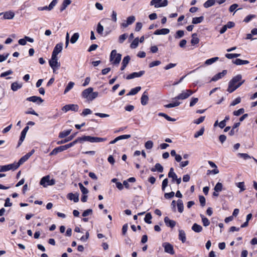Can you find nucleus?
<instances>
[{
    "mask_svg": "<svg viewBox=\"0 0 257 257\" xmlns=\"http://www.w3.org/2000/svg\"><path fill=\"white\" fill-rule=\"evenodd\" d=\"M79 38V34L78 33H74L71 37L70 39V42L72 44H74L76 42Z\"/></svg>",
    "mask_w": 257,
    "mask_h": 257,
    "instance_id": "obj_36",
    "label": "nucleus"
},
{
    "mask_svg": "<svg viewBox=\"0 0 257 257\" xmlns=\"http://www.w3.org/2000/svg\"><path fill=\"white\" fill-rule=\"evenodd\" d=\"M222 189V184L221 183L218 182L216 184V185L214 188V191H215L216 192H220V191H221Z\"/></svg>",
    "mask_w": 257,
    "mask_h": 257,
    "instance_id": "obj_46",
    "label": "nucleus"
},
{
    "mask_svg": "<svg viewBox=\"0 0 257 257\" xmlns=\"http://www.w3.org/2000/svg\"><path fill=\"white\" fill-rule=\"evenodd\" d=\"M164 222L167 226L171 228H173L176 225V222L173 220L170 219L168 217H165Z\"/></svg>",
    "mask_w": 257,
    "mask_h": 257,
    "instance_id": "obj_19",
    "label": "nucleus"
},
{
    "mask_svg": "<svg viewBox=\"0 0 257 257\" xmlns=\"http://www.w3.org/2000/svg\"><path fill=\"white\" fill-rule=\"evenodd\" d=\"M155 167L158 172H161V173L163 172V167L160 163H157L155 165Z\"/></svg>",
    "mask_w": 257,
    "mask_h": 257,
    "instance_id": "obj_55",
    "label": "nucleus"
},
{
    "mask_svg": "<svg viewBox=\"0 0 257 257\" xmlns=\"http://www.w3.org/2000/svg\"><path fill=\"white\" fill-rule=\"evenodd\" d=\"M179 239L182 241V243L186 241V233L184 230H179Z\"/></svg>",
    "mask_w": 257,
    "mask_h": 257,
    "instance_id": "obj_24",
    "label": "nucleus"
},
{
    "mask_svg": "<svg viewBox=\"0 0 257 257\" xmlns=\"http://www.w3.org/2000/svg\"><path fill=\"white\" fill-rule=\"evenodd\" d=\"M27 100L33 102H37L39 104L43 102V100L40 97L37 96H33L28 97L27 98Z\"/></svg>",
    "mask_w": 257,
    "mask_h": 257,
    "instance_id": "obj_15",
    "label": "nucleus"
},
{
    "mask_svg": "<svg viewBox=\"0 0 257 257\" xmlns=\"http://www.w3.org/2000/svg\"><path fill=\"white\" fill-rule=\"evenodd\" d=\"M215 0H207L204 4L203 6L205 8H209L215 4Z\"/></svg>",
    "mask_w": 257,
    "mask_h": 257,
    "instance_id": "obj_35",
    "label": "nucleus"
},
{
    "mask_svg": "<svg viewBox=\"0 0 257 257\" xmlns=\"http://www.w3.org/2000/svg\"><path fill=\"white\" fill-rule=\"evenodd\" d=\"M158 115L164 117L168 121H175L176 120V119L170 117L164 113L160 112Z\"/></svg>",
    "mask_w": 257,
    "mask_h": 257,
    "instance_id": "obj_41",
    "label": "nucleus"
},
{
    "mask_svg": "<svg viewBox=\"0 0 257 257\" xmlns=\"http://www.w3.org/2000/svg\"><path fill=\"white\" fill-rule=\"evenodd\" d=\"M74 84H75L73 82H69L64 90V93L66 94L68 92H69L71 89L73 88Z\"/></svg>",
    "mask_w": 257,
    "mask_h": 257,
    "instance_id": "obj_33",
    "label": "nucleus"
},
{
    "mask_svg": "<svg viewBox=\"0 0 257 257\" xmlns=\"http://www.w3.org/2000/svg\"><path fill=\"white\" fill-rule=\"evenodd\" d=\"M29 126H26L24 128V130L22 131V132H21L20 138L19 142H18V147H19L22 144V143H23L24 140H25L26 134H27L28 131L29 130Z\"/></svg>",
    "mask_w": 257,
    "mask_h": 257,
    "instance_id": "obj_12",
    "label": "nucleus"
},
{
    "mask_svg": "<svg viewBox=\"0 0 257 257\" xmlns=\"http://www.w3.org/2000/svg\"><path fill=\"white\" fill-rule=\"evenodd\" d=\"M139 38H136L134 40V41L132 42V43L131 44V48L132 49H135L137 48L139 45Z\"/></svg>",
    "mask_w": 257,
    "mask_h": 257,
    "instance_id": "obj_42",
    "label": "nucleus"
},
{
    "mask_svg": "<svg viewBox=\"0 0 257 257\" xmlns=\"http://www.w3.org/2000/svg\"><path fill=\"white\" fill-rule=\"evenodd\" d=\"M13 73V71L12 70H9L6 72H3L1 73L0 77H5L6 76H7L9 75L12 74Z\"/></svg>",
    "mask_w": 257,
    "mask_h": 257,
    "instance_id": "obj_58",
    "label": "nucleus"
},
{
    "mask_svg": "<svg viewBox=\"0 0 257 257\" xmlns=\"http://www.w3.org/2000/svg\"><path fill=\"white\" fill-rule=\"evenodd\" d=\"M168 183V179H165L162 182V189L163 191H165L166 187L167 186Z\"/></svg>",
    "mask_w": 257,
    "mask_h": 257,
    "instance_id": "obj_64",
    "label": "nucleus"
},
{
    "mask_svg": "<svg viewBox=\"0 0 257 257\" xmlns=\"http://www.w3.org/2000/svg\"><path fill=\"white\" fill-rule=\"evenodd\" d=\"M145 73V71H140L138 72H133L128 75H127L126 77V79H134L136 77H140L143 76Z\"/></svg>",
    "mask_w": 257,
    "mask_h": 257,
    "instance_id": "obj_13",
    "label": "nucleus"
},
{
    "mask_svg": "<svg viewBox=\"0 0 257 257\" xmlns=\"http://www.w3.org/2000/svg\"><path fill=\"white\" fill-rule=\"evenodd\" d=\"M92 87L84 89L81 93V96L88 101H91L98 96V92H93Z\"/></svg>",
    "mask_w": 257,
    "mask_h": 257,
    "instance_id": "obj_2",
    "label": "nucleus"
},
{
    "mask_svg": "<svg viewBox=\"0 0 257 257\" xmlns=\"http://www.w3.org/2000/svg\"><path fill=\"white\" fill-rule=\"evenodd\" d=\"M170 30L169 29L163 28L162 29H158L155 31L154 34L159 35H166L169 33Z\"/></svg>",
    "mask_w": 257,
    "mask_h": 257,
    "instance_id": "obj_21",
    "label": "nucleus"
},
{
    "mask_svg": "<svg viewBox=\"0 0 257 257\" xmlns=\"http://www.w3.org/2000/svg\"><path fill=\"white\" fill-rule=\"evenodd\" d=\"M178 210L180 213L183 212L184 210V205L182 200L179 199L177 201Z\"/></svg>",
    "mask_w": 257,
    "mask_h": 257,
    "instance_id": "obj_32",
    "label": "nucleus"
},
{
    "mask_svg": "<svg viewBox=\"0 0 257 257\" xmlns=\"http://www.w3.org/2000/svg\"><path fill=\"white\" fill-rule=\"evenodd\" d=\"M241 101L240 97H237L235 99H234L230 104L231 106H235L236 104L239 103Z\"/></svg>",
    "mask_w": 257,
    "mask_h": 257,
    "instance_id": "obj_62",
    "label": "nucleus"
},
{
    "mask_svg": "<svg viewBox=\"0 0 257 257\" xmlns=\"http://www.w3.org/2000/svg\"><path fill=\"white\" fill-rule=\"evenodd\" d=\"M199 201L200 203V205L201 206L203 207L205 205L206 200L204 196H199Z\"/></svg>",
    "mask_w": 257,
    "mask_h": 257,
    "instance_id": "obj_63",
    "label": "nucleus"
},
{
    "mask_svg": "<svg viewBox=\"0 0 257 257\" xmlns=\"http://www.w3.org/2000/svg\"><path fill=\"white\" fill-rule=\"evenodd\" d=\"M79 109V106L77 104H67L62 108V110L66 112L69 110L77 112Z\"/></svg>",
    "mask_w": 257,
    "mask_h": 257,
    "instance_id": "obj_8",
    "label": "nucleus"
},
{
    "mask_svg": "<svg viewBox=\"0 0 257 257\" xmlns=\"http://www.w3.org/2000/svg\"><path fill=\"white\" fill-rule=\"evenodd\" d=\"M236 186L238 188H240V192L243 191L244 190H245V186H244V183L243 182L237 183L236 184Z\"/></svg>",
    "mask_w": 257,
    "mask_h": 257,
    "instance_id": "obj_49",
    "label": "nucleus"
},
{
    "mask_svg": "<svg viewBox=\"0 0 257 257\" xmlns=\"http://www.w3.org/2000/svg\"><path fill=\"white\" fill-rule=\"evenodd\" d=\"M55 180L53 179H50L49 175H47L43 177L40 180V184L44 187H46L48 186H52L55 184Z\"/></svg>",
    "mask_w": 257,
    "mask_h": 257,
    "instance_id": "obj_4",
    "label": "nucleus"
},
{
    "mask_svg": "<svg viewBox=\"0 0 257 257\" xmlns=\"http://www.w3.org/2000/svg\"><path fill=\"white\" fill-rule=\"evenodd\" d=\"M175 193L173 191L170 193H166L164 194V197L166 199H170L174 196Z\"/></svg>",
    "mask_w": 257,
    "mask_h": 257,
    "instance_id": "obj_56",
    "label": "nucleus"
},
{
    "mask_svg": "<svg viewBox=\"0 0 257 257\" xmlns=\"http://www.w3.org/2000/svg\"><path fill=\"white\" fill-rule=\"evenodd\" d=\"M141 89V86H138L135 88H134L131 90V91L127 94V95H134L136 94L139 92V91Z\"/></svg>",
    "mask_w": 257,
    "mask_h": 257,
    "instance_id": "obj_28",
    "label": "nucleus"
},
{
    "mask_svg": "<svg viewBox=\"0 0 257 257\" xmlns=\"http://www.w3.org/2000/svg\"><path fill=\"white\" fill-rule=\"evenodd\" d=\"M193 93V92L191 90H186L183 91L181 93L176 96L173 98L174 100H183L187 98Z\"/></svg>",
    "mask_w": 257,
    "mask_h": 257,
    "instance_id": "obj_6",
    "label": "nucleus"
},
{
    "mask_svg": "<svg viewBox=\"0 0 257 257\" xmlns=\"http://www.w3.org/2000/svg\"><path fill=\"white\" fill-rule=\"evenodd\" d=\"M161 63V61H155L153 62H152L149 64V67L152 68L154 66H158Z\"/></svg>",
    "mask_w": 257,
    "mask_h": 257,
    "instance_id": "obj_59",
    "label": "nucleus"
},
{
    "mask_svg": "<svg viewBox=\"0 0 257 257\" xmlns=\"http://www.w3.org/2000/svg\"><path fill=\"white\" fill-rule=\"evenodd\" d=\"M233 63L237 65H241L248 64L249 61L247 60H243L240 59H236L233 61Z\"/></svg>",
    "mask_w": 257,
    "mask_h": 257,
    "instance_id": "obj_29",
    "label": "nucleus"
},
{
    "mask_svg": "<svg viewBox=\"0 0 257 257\" xmlns=\"http://www.w3.org/2000/svg\"><path fill=\"white\" fill-rule=\"evenodd\" d=\"M152 0L150 2L151 6H154L156 8L160 7H164L168 5V2L167 0Z\"/></svg>",
    "mask_w": 257,
    "mask_h": 257,
    "instance_id": "obj_7",
    "label": "nucleus"
},
{
    "mask_svg": "<svg viewBox=\"0 0 257 257\" xmlns=\"http://www.w3.org/2000/svg\"><path fill=\"white\" fill-rule=\"evenodd\" d=\"M103 27L100 24V23H98L97 25L96 31L99 34H102L103 31Z\"/></svg>",
    "mask_w": 257,
    "mask_h": 257,
    "instance_id": "obj_53",
    "label": "nucleus"
},
{
    "mask_svg": "<svg viewBox=\"0 0 257 257\" xmlns=\"http://www.w3.org/2000/svg\"><path fill=\"white\" fill-rule=\"evenodd\" d=\"M74 136H70L64 140L57 142V144L60 145V144H65V143L72 140L73 139V138H74Z\"/></svg>",
    "mask_w": 257,
    "mask_h": 257,
    "instance_id": "obj_39",
    "label": "nucleus"
},
{
    "mask_svg": "<svg viewBox=\"0 0 257 257\" xmlns=\"http://www.w3.org/2000/svg\"><path fill=\"white\" fill-rule=\"evenodd\" d=\"M154 145V143L152 141H148L145 144V147L146 149H151Z\"/></svg>",
    "mask_w": 257,
    "mask_h": 257,
    "instance_id": "obj_44",
    "label": "nucleus"
},
{
    "mask_svg": "<svg viewBox=\"0 0 257 257\" xmlns=\"http://www.w3.org/2000/svg\"><path fill=\"white\" fill-rule=\"evenodd\" d=\"M29 159V158L27 157V156L25 155V156H24L23 157H22L19 161V162L18 163H14V165H15V166L16 168V169L17 168H19V167L23 164L24 162H25L26 161H27Z\"/></svg>",
    "mask_w": 257,
    "mask_h": 257,
    "instance_id": "obj_20",
    "label": "nucleus"
},
{
    "mask_svg": "<svg viewBox=\"0 0 257 257\" xmlns=\"http://www.w3.org/2000/svg\"><path fill=\"white\" fill-rule=\"evenodd\" d=\"M11 170H16L14 163L5 166H0V172H6Z\"/></svg>",
    "mask_w": 257,
    "mask_h": 257,
    "instance_id": "obj_9",
    "label": "nucleus"
},
{
    "mask_svg": "<svg viewBox=\"0 0 257 257\" xmlns=\"http://www.w3.org/2000/svg\"><path fill=\"white\" fill-rule=\"evenodd\" d=\"M196 33H194L192 35V39L191 43L192 45L197 44L199 42V39L197 38Z\"/></svg>",
    "mask_w": 257,
    "mask_h": 257,
    "instance_id": "obj_27",
    "label": "nucleus"
},
{
    "mask_svg": "<svg viewBox=\"0 0 257 257\" xmlns=\"http://www.w3.org/2000/svg\"><path fill=\"white\" fill-rule=\"evenodd\" d=\"M63 43H59L55 46L53 51L52 56H57V55L60 53L62 50Z\"/></svg>",
    "mask_w": 257,
    "mask_h": 257,
    "instance_id": "obj_11",
    "label": "nucleus"
},
{
    "mask_svg": "<svg viewBox=\"0 0 257 257\" xmlns=\"http://www.w3.org/2000/svg\"><path fill=\"white\" fill-rule=\"evenodd\" d=\"M184 35V32L183 30H178L176 32L175 38L178 39L182 37Z\"/></svg>",
    "mask_w": 257,
    "mask_h": 257,
    "instance_id": "obj_51",
    "label": "nucleus"
},
{
    "mask_svg": "<svg viewBox=\"0 0 257 257\" xmlns=\"http://www.w3.org/2000/svg\"><path fill=\"white\" fill-rule=\"evenodd\" d=\"M57 3H58V0H53L51 2V3L50 4V5L48 6L50 11H51V10H52L54 8V7L56 5Z\"/></svg>",
    "mask_w": 257,
    "mask_h": 257,
    "instance_id": "obj_57",
    "label": "nucleus"
},
{
    "mask_svg": "<svg viewBox=\"0 0 257 257\" xmlns=\"http://www.w3.org/2000/svg\"><path fill=\"white\" fill-rule=\"evenodd\" d=\"M49 63L51 67L53 69V72H55L56 69L60 66V64L58 62L57 56H52L51 59L49 61Z\"/></svg>",
    "mask_w": 257,
    "mask_h": 257,
    "instance_id": "obj_5",
    "label": "nucleus"
},
{
    "mask_svg": "<svg viewBox=\"0 0 257 257\" xmlns=\"http://www.w3.org/2000/svg\"><path fill=\"white\" fill-rule=\"evenodd\" d=\"M240 56V54H231V53H228L225 54V57L229 59H232L233 58H237L238 57H239Z\"/></svg>",
    "mask_w": 257,
    "mask_h": 257,
    "instance_id": "obj_43",
    "label": "nucleus"
},
{
    "mask_svg": "<svg viewBox=\"0 0 257 257\" xmlns=\"http://www.w3.org/2000/svg\"><path fill=\"white\" fill-rule=\"evenodd\" d=\"M130 60H131V58L129 56L127 55V56L124 57L122 60L121 64H123L125 66H127L128 63H129Z\"/></svg>",
    "mask_w": 257,
    "mask_h": 257,
    "instance_id": "obj_52",
    "label": "nucleus"
},
{
    "mask_svg": "<svg viewBox=\"0 0 257 257\" xmlns=\"http://www.w3.org/2000/svg\"><path fill=\"white\" fill-rule=\"evenodd\" d=\"M192 229L195 232H197V233H199V232H200L202 231V227L197 224V223H194L193 226H192Z\"/></svg>",
    "mask_w": 257,
    "mask_h": 257,
    "instance_id": "obj_25",
    "label": "nucleus"
},
{
    "mask_svg": "<svg viewBox=\"0 0 257 257\" xmlns=\"http://www.w3.org/2000/svg\"><path fill=\"white\" fill-rule=\"evenodd\" d=\"M219 57H215L213 58H211L210 59H207L205 62V64L206 65H210L213 64V63L215 62L217 60H218Z\"/></svg>",
    "mask_w": 257,
    "mask_h": 257,
    "instance_id": "obj_30",
    "label": "nucleus"
},
{
    "mask_svg": "<svg viewBox=\"0 0 257 257\" xmlns=\"http://www.w3.org/2000/svg\"><path fill=\"white\" fill-rule=\"evenodd\" d=\"M67 150L65 145L64 146H61L60 147H58L57 148H55L52 150V151L50 153V156L52 155H56L59 152H61L62 151H64L65 150Z\"/></svg>",
    "mask_w": 257,
    "mask_h": 257,
    "instance_id": "obj_14",
    "label": "nucleus"
},
{
    "mask_svg": "<svg viewBox=\"0 0 257 257\" xmlns=\"http://www.w3.org/2000/svg\"><path fill=\"white\" fill-rule=\"evenodd\" d=\"M181 104V102L179 101H175L173 103H171L165 105L164 106L166 108H171V107H174L176 106H179Z\"/></svg>",
    "mask_w": 257,
    "mask_h": 257,
    "instance_id": "obj_40",
    "label": "nucleus"
},
{
    "mask_svg": "<svg viewBox=\"0 0 257 257\" xmlns=\"http://www.w3.org/2000/svg\"><path fill=\"white\" fill-rule=\"evenodd\" d=\"M95 137L89 136H84L82 137V141H88L91 143H95Z\"/></svg>",
    "mask_w": 257,
    "mask_h": 257,
    "instance_id": "obj_26",
    "label": "nucleus"
},
{
    "mask_svg": "<svg viewBox=\"0 0 257 257\" xmlns=\"http://www.w3.org/2000/svg\"><path fill=\"white\" fill-rule=\"evenodd\" d=\"M71 3V1L70 0H64L60 8V11H63Z\"/></svg>",
    "mask_w": 257,
    "mask_h": 257,
    "instance_id": "obj_34",
    "label": "nucleus"
},
{
    "mask_svg": "<svg viewBox=\"0 0 257 257\" xmlns=\"http://www.w3.org/2000/svg\"><path fill=\"white\" fill-rule=\"evenodd\" d=\"M78 185L83 195H87L88 193V189L84 187L81 183H79Z\"/></svg>",
    "mask_w": 257,
    "mask_h": 257,
    "instance_id": "obj_38",
    "label": "nucleus"
},
{
    "mask_svg": "<svg viewBox=\"0 0 257 257\" xmlns=\"http://www.w3.org/2000/svg\"><path fill=\"white\" fill-rule=\"evenodd\" d=\"M244 81V80L242 79V76L240 74H238L233 77L229 82L227 91L229 93L233 92L237 88L239 87Z\"/></svg>",
    "mask_w": 257,
    "mask_h": 257,
    "instance_id": "obj_1",
    "label": "nucleus"
},
{
    "mask_svg": "<svg viewBox=\"0 0 257 257\" xmlns=\"http://www.w3.org/2000/svg\"><path fill=\"white\" fill-rule=\"evenodd\" d=\"M135 21V17L133 16H130L127 18L126 22L128 23V24L131 25Z\"/></svg>",
    "mask_w": 257,
    "mask_h": 257,
    "instance_id": "obj_61",
    "label": "nucleus"
},
{
    "mask_svg": "<svg viewBox=\"0 0 257 257\" xmlns=\"http://www.w3.org/2000/svg\"><path fill=\"white\" fill-rule=\"evenodd\" d=\"M163 246L164 247L165 251L171 254H174L173 246L169 243L165 242L163 244Z\"/></svg>",
    "mask_w": 257,
    "mask_h": 257,
    "instance_id": "obj_10",
    "label": "nucleus"
},
{
    "mask_svg": "<svg viewBox=\"0 0 257 257\" xmlns=\"http://www.w3.org/2000/svg\"><path fill=\"white\" fill-rule=\"evenodd\" d=\"M204 132V128L202 127L199 131L195 133V134H194V138H197L199 137L202 136Z\"/></svg>",
    "mask_w": 257,
    "mask_h": 257,
    "instance_id": "obj_47",
    "label": "nucleus"
},
{
    "mask_svg": "<svg viewBox=\"0 0 257 257\" xmlns=\"http://www.w3.org/2000/svg\"><path fill=\"white\" fill-rule=\"evenodd\" d=\"M127 35L126 34H123L120 35L118 38V42L120 43H122L127 38Z\"/></svg>",
    "mask_w": 257,
    "mask_h": 257,
    "instance_id": "obj_50",
    "label": "nucleus"
},
{
    "mask_svg": "<svg viewBox=\"0 0 257 257\" xmlns=\"http://www.w3.org/2000/svg\"><path fill=\"white\" fill-rule=\"evenodd\" d=\"M121 59V55L117 53L116 50H113L110 55V61L114 65H118Z\"/></svg>",
    "mask_w": 257,
    "mask_h": 257,
    "instance_id": "obj_3",
    "label": "nucleus"
},
{
    "mask_svg": "<svg viewBox=\"0 0 257 257\" xmlns=\"http://www.w3.org/2000/svg\"><path fill=\"white\" fill-rule=\"evenodd\" d=\"M244 112V108H240L238 110H236V111H234L233 112V114L234 115H235V116H239L240 115V114L243 113Z\"/></svg>",
    "mask_w": 257,
    "mask_h": 257,
    "instance_id": "obj_48",
    "label": "nucleus"
},
{
    "mask_svg": "<svg viewBox=\"0 0 257 257\" xmlns=\"http://www.w3.org/2000/svg\"><path fill=\"white\" fill-rule=\"evenodd\" d=\"M152 215L150 213H148L146 216H145V221L148 223V224H151L152 223V221H151V219H152Z\"/></svg>",
    "mask_w": 257,
    "mask_h": 257,
    "instance_id": "obj_45",
    "label": "nucleus"
},
{
    "mask_svg": "<svg viewBox=\"0 0 257 257\" xmlns=\"http://www.w3.org/2000/svg\"><path fill=\"white\" fill-rule=\"evenodd\" d=\"M22 87V83H19L17 82H15L11 84V89L14 91H16L18 89L21 88Z\"/></svg>",
    "mask_w": 257,
    "mask_h": 257,
    "instance_id": "obj_23",
    "label": "nucleus"
},
{
    "mask_svg": "<svg viewBox=\"0 0 257 257\" xmlns=\"http://www.w3.org/2000/svg\"><path fill=\"white\" fill-rule=\"evenodd\" d=\"M227 73V71L224 70H223L221 72L218 73L215 75H214L211 79V81H216L219 79H221Z\"/></svg>",
    "mask_w": 257,
    "mask_h": 257,
    "instance_id": "obj_16",
    "label": "nucleus"
},
{
    "mask_svg": "<svg viewBox=\"0 0 257 257\" xmlns=\"http://www.w3.org/2000/svg\"><path fill=\"white\" fill-rule=\"evenodd\" d=\"M79 194L78 193H69L68 195V198L70 200H73L74 202H77L79 201Z\"/></svg>",
    "mask_w": 257,
    "mask_h": 257,
    "instance_id": "obj_22",
    "label": "nucleus"
},
{
    "mask_svg": "<svg viewBox=\"0 0 257 257\" xmlns=\"http://www.w3.org/2000/svg\"><path fill=\"white\" fill-rule=\"evenodd\" d=\"M2 14L4 15V18L8 20H11L13 19L15 16V13L11 11H8L5 13H2L0 14V15Z\"/></svg>",
    "mask_w": 257,
    "mask_h": 257,
    "instance_id": "obj_17",
    "label": "nucleus"
},
{
    "mask_svg": "<svg viewBox=\"0 0 257 257\" xmlns=\"http://www.w3.org/2000/svg\"><path fill=\"white\" fill-rule=\"evenodd\" d=\"M92 212L93 211L91 209H88L83 212L82 216L83 217H86L89 215H91L92 214Z\"/></svg>",
    "mask_w": 257,
    "mask_h": 257,
    "instance_id": "obj_54",
    "label": "nucleus"
},
{
    "mask_svg": "<svg viewBox=\"0 0 257 257\" xmlns=\"http://www.w3.org/2000/svg\"><path fill=\"white\" fill-rule=\"evenodd\" d=\"M204 20V17H195L192 19V23L193 24H197L201 23Z\"/></svg>",
    "mask_w": 257,
    "mask_h": 257,
    "instance_id": "obj_31",
    "label": "nucleus"
},
{
    "mask_svg": "<svg viewBox=\"0 0 257 257\" xmlns=\"http://www.w3.org/2000/svg\"><path fill=\"white\" fill-rule=\"evenodd\" d=\"M71 130H68L66 131L60 132L59 134V138H64L68 136L71 133Z\"/></svg>",
    "mask_w": 257,
    "mask_h": 257,
    "instance_id": "obj_37",
    "label": "nucleus"
},
{
    "mask_svg": "<svg viewBox=\"0 0 257 257\" xmlns=\"http://www.w3.org/2000/svg\"><path fill=\"white\" fill-rule=\"evenodd\" d=\"M255 17V15H249L247 16L244 19V22L246 23L249 22L252 18Z\"/></svg>",
    "mask_w": 257,
    "mask_h": 257,
    "instance_id": "obj_60",
    "label": "nucleus"
},
{
    "mask_svg": "<svg viewBox=\"0 0 257 257\" xmlns=\"http://www.w3.org/2000/svg\"><path fill=\"white\" fill-rule=\"evenodd\" d=\"M148 100H149V97H148V93L146 91L143 93V94H142V96L141 97V104L143 105H146L148 104Z\"/></svg>",
    "mask_w": 257,
    "mask_h": 257,
    "instance_id": "obj_18",
    "label": "nucleus"
}]
</instances>
